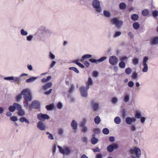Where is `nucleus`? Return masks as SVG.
Segmentation results:
<instances>
[{
  "mask_svg": "<svg viewBox=\"0 0 158 158\" xmlns=\"http://www.w3.org/2000/svg\"><path fill=\"white\" fill-rule=\"evenodd\" d=\"M92 57V55L90 54L85 55L82 56V57L80 59V61L81 62H83L85 59L90 58Z\"/></svg>",
  "mask_w": 158,
  "mask_h": 158,
  "instance_id": "20",
  "label": "nucleus"
},
{
  "mask_svg": "<svg viewBox=\"0 0 158 158\" xmlns=\"http://www.w3.org/2000/svg\"><path fill=\"white\" fill-rule=\"evenodd\" d=\"M69 69L74 71L77 73H79V70L75 67H71L69 68Z\"/></svg>",
  "mask_w": 158,
  "mask_h": 158,
  "instance_id": "49",
  "label": "nucleus"
},
{
  "mask_svg": "<svg viewBox=\"0 0 158 158\" xmlns=\"http://www.w3.org/2000/svg\"><path fill=\"white\" fill-rule=\"evenodd\" d=\"M135 118H132L130 117H127L125 118V122L127 124L131 125L133 121L135 122Z\"/></svg>",
  "mask_w": 158,
  "mask_h": 158,
  "instance_id": "14",
  "label": "nucleus"
},
{
  "mask_svg": "<svg viewBox=\"0 0 158 158\" xmlns=\"http://www.w3.org/2000/svg\"><path fill=\"white\" fill-rule=\"evenodd\" d=\"M38 78V77H30L28 79L26 80V81L27 83H30L33 82L35 81Z\"/></svg>",
  "mask_w": 158,
  "mask_h": 158,
  "instance_id": "19",
  "label": "nucleus"
},
{
  "mask_svg": "<svg viewBox=\"0 0 158 158\" xmlns=\"http://www.w3.org/2000/svg\"><path fill=\"white\" fill-rule=\"evenodd\" d=\"M135 117L137 119H139L142 117L141 113L138 111L135 112Z\"/></svg>",
  "mask_w": 158,
  "mask_h": 158,
  "instance_id": "28",
  "label": "nucleus"
},
{
  "mask_svg": "<svg viewBox=\"0 0 158 158\" xmlns=\"http://www.w3.org/2000/svg\"><path fill=\"white\" fill-rule=\"evenodd\" d=\"M64 132V129L62 128H60L58 129V134L60 135H63Z\"/></svg>",
  "mask_w": 158,
  "mask_h": 158,
  "instance_id": "46",
  "label": "nucleus"
},
{
  "mask_svg": "<svg viewBox=\"0 0 158 158\" xmlns=\"http://www.w3.org/2000/svg\"><path fill=\"white\" fill-rule=\"evenodd\" d=\"M109 61L111 65L115 66L118 63V59L116 56H112L110 57Z\"/></svg>",
  "mask_w": 158,
  "mask_h": 158,
  "instance_id": "7",
  "label": "nucleus"
},
{
  "mask_svg": "<svg viewBox=\"0 0 158 158\" xmlns=\"http://www.w3.org/2000/svg\"><path fill=\"white\" fill-rule=\"evenodd\" d=\"M21 95L23 96V98L29 101H31L32 100V96L31 90L29 89H24L21 92Z\"/></svg>",
  "mask_w": 158,
  "mask_h": 158,
  "instance_id": "2",
  "label": "nucleus"
},
{
  "mask_svg": "<svg viewBox=\"0 0 158 158\" xmlns=\"http://www.w3.org/2000/svg\"><path fill=\"white\" fill-rule=\"evenodd\" d=\"M134 83L132 81H129L128 83V85L130 88H132L134 85Z\"/></svg>",
  "mask_w": 158,
  "mask_h": 158,
  "instance_id": "52",
  "label": "nucleus"
},
{
  "mask_svg": "<svg viewBox=\"0 0 158 158\" xmlns=\"http://www.w3.org/2000/svg\"><path fill=\"white\" fill-rule=\"evenodd\" d=\"M130 130L131 131H136V126L135 125L133 124L131 125L130 127Z\"/></svg>",
  "mask_w": 158,
  "mask_h": 158,
  "instance_id": "43",
  "label": "nucleus"
},
{
  "mask_svg": "<svg viewBox=\"0 0 158 158\" xmlns=\"http://www.w3.org/2000/svg\"><path fill=\"white\" fill-rule=\"evenodd\" d=\"M153 16L154 17H156L158 16V11L157 10H154L152 13Z\"/></svg>",
  "mask_w": 158,
  "mask_h": 158,
  "instance_id": "57",
  "label": "nucleus"
},
{
  "mask_svg": "<svg viewBox=\"0 0 158 158\" xmlns=\"http://www.w3.org/2000/svg\"><path fill=\"white\" fill-rule=\"evenodd\" d=\"M103 14L105 17L109 18L110 16V13L108 11L104 10L103 11Z\"/></svg>",
  "mask_w": 158,
  "mask_h": 158,
  "instance_id": "36",
  "label": "nucleus"
},
{
  "mask_svg": "<svg viewBox=\"0 0 158 158\" xmlns=\"http://www.w3.org/2000/svg\"><path fill=\"white\" fill-rule=\"evenodd\" d=\"M56 62L55 61H53L50 65V68L52 69L56 65Z\"/></svg>",
  "mask_w": 158,
  "mask_h": 158,
  "instance_id": "56",
  "label": "nucleus"
},
{
  "mask_svg": "<svg viewBox=\"0 0 158 158\" xmlns=\"http://www.w3.org/2000/svg\"><path fill=\"white\" fill-rule=\"evenodd\" d=\"M22 95H21V94H19L17 96L16 100L17 101H19L22 98Z\"/></svg>",
  "mask_w": 158,
  "mask_h": 158,
  "instance_id": "60",
  "label": "nucleus"
},
{
  "mask_svg": "<svg viewBox=\"0 0 158 158\" xmlns=\"http://www.w3.org/2000/svg\"><path fill=\"white\" fill-rule=\"evenodd\" d=\"M52 83L51 82H49L45 85H43L42 86V89L44 90H46L51 88L52 85Z\"/></svg>",
  "mask_w": 158,
  "mask_h": 158,
  "instance_id": "15",
  "label": "nucleus"
},
{
  "mask_svg": "<svg viewBox=\"0 0 158 158\" xmlns=\"http://www.w3.org/2000/svg\"><path fill=\"white\" fill-rule=\"evenodd\" d=\"M140 118L141 123L142 124L144 123L145 122L146 118L144 117H141Z\"/></svg>",
  "mask_w": 158,
  "mask_h": 158,
  "instance_id": "63",
  "label": "nucleus"
},
{
  "mask_svg": "<svg viewBox=\"0 0 158 158\" xmlns=\"http://www.w3.org/2000/svg\"><path fill=\"white\" fill-rule=\"evenodd\" d=\"M121 34V32L120 31H116L114 32L113 36L114 38L119 36Z\"/></svg>",
  "mask_w": 158,
  "mask_h": 158,
  "instance_id": "41",
  "label": "nucleus"
},
{
  "mask_svg": "<svg viewBox=\"0 0 158 158\" xmlns=\"http://www.w3.org/2000/svg\"><path fill=\"white\" fill-rule=\"evenodd\" d=\"M95 123L96 124H99L101 121V119L98 116H97L94 119Z\"/></svg>",
  "mask_w": 158,
  "mask_h": 158,
  "instance_id": "34",
  "label": "nucleus"
},
{
  "mask_svg": "<svg viewBox=\"0 0 158 158\" xmlns=\"http://www.w3.org/2000/svg\"><path fill=\"white\" fill-rule=\"evenodd\" d=\"M149 59L148 56H145L143 57V68L142 69V71L143 72L145 73L148 72V66L147 64V62Z\"/></svg>",
  "mask_w": 158,
  "mask_h": 158,
  "instance_id": "4",
  "label": "nucleus"
},
{
  "mask_svg": "<svg viewBox=\"0 0 158 158\" xmlns=\"http://www.w3.org/2000/svg\"><path fill=\"white\" fill-rule=\"evenodd\" d=\"M139 60L137 58H135L133 60L132 63L135 65H137L139 64Z\"/></svg>",
  "mask_w": 158,
  "mask_h": 158,
  "instance_id": "47",
  "label": "nucleus"
},
{
  "mask_svg": "<svg viewBox=\"0 0 158 158\" xmlns=\"http://www.w3.org/2000/svg\"><path fill=\"white\" fill-rule=\"evenodd\" d=\"M87 121V120L85 118H84L82 121L80 123V126L81 127L85 126L86 123Z\"/></svg>",
  "mask_w": 158,
  "mask_h": 158,
  "instance_id": "39",
  "label": "nucleus"
},
{
  "mask_svg": "<svg viewBox=\"0 0 158 158\" xmlns=\"http://www.w3.org/2000/svg\"><path fill=\"white\" fill-rule=\"evenodd\" d=\"M77 123L74 120H73L71 123V125L73 130H75L77 129Z\"/></svg>",
  "mask_w": 158,
  "mask_h": 158,
  "instance_id": "17",
  "label": "nucleus"
},
{
  "mask_svg": "<svg viewBox=\"0 0 158 158\" xmlns=\"http://www.w3.org/2000/svg\"><path fill=\"white\" fill-rule=\"evenodd\" d=\"M129 152L131 155V156L135 154L136 157L138 158L140 157L141 155V152L140 149L137 147H135L131 149L129 151Z\"/></svg>",
  "mask_w": 158,
  "mask_h": 158,
  "instance_id": "3",
  "label": "nucleus"
},
{
  "mask_svg": "<svg viewBox=\"0 0 158 158\" xmlns=\"http://www.w3.org/2000/svg\"><path fill=\"white\" fill-rule=\"evenodd\" d=\"M93 6L97 12L100 13L102 11V9L100 6V3L98 0L93 1Z\"/></svg>",
  "mask_w": 158,
  "mask_h": 158,
  "instance_id": "6",
  "label": "nucleus"
},
{
  "mask_svg": "<svg viewBox=\"0 0 158 158\" xmlns=\"http://www.w3.org/2000/svg\"><path fill=\"white\" fill-rule=\"evenodd\" d=\"M28 101L27 100H25L23 102V105L24 107L26 108H27L28 107Z\"/></svg>",
  "mask_w": 158,
  "mask_h": 158,
  "instance_id": "48",
  "label": "nucleus"
},
{
  "mask_svg": "<svg viewBox=\"0 0 158 158\" xmlns=\"http://www.w3.org/2000/svg\"><path fill=\"white\" fill-rule=\"evenodd\" d=\"M56 144H54L52 147V152L53 154L55 153L56 150Z\"/></svg>",
  "mask_w": 158,
  "mask_h": 158,
  "instance_id": "58",
  "label": "nucleus"
},
{
  "mask_svg": "<svg viewBox=\"0 0 158 158\" xmlns=\"http://www.w3.org/2000/svg\"><path fill=\"white\" fill-rule=\"evenodd\" d=\"M52 78L51 76H48L47 78H44L41 79V81L43 83H46L48 82Z\"/></svg>",
  "mask_w": 158,
  "mask_h": 158,
  "instance_id": "26",
  "label": "nucleus"
},
{
  "mask_svg": "<svg viewBox=\"0 0 158 158\" xmlns=\"http://www.w3.org/2000/svg\"><path fill=\"white\" fill-rule=\"evenodd\" d=\"M57 147L60 152L62 154L69 155L71 154L73 152L72 148L71 146H65L62 148L60 146L58 145Z\"/></svg>",
  "mask_w": 158,
  "mask_h": 158,
  "instance_id": "1",
  "label": "nucleus"
},
{
  "mask_svg": "<svg viewBox=\"0 0 158 158\" xmlns=\"http://www.w3.org/2000/svg\"><path fill=\"white\" fill-rule=\"evenodd\" d=\"M139 18V16L136 14H133L132 15L131 17V19L134 21H137Z\"/></svg>",
  "mask_w": 158,
  "mask_h": 158,
  "instance_id": "30",
  "label": "nucleus"
},
{
  "mask_svg": "<svg viewBox=\"0 0 158 158\" xmlns=\"http://www.w3.org/2000/svg\"><path fill=\"white\" fill-rule=\"evenodd\" d=\"M92 106L93 110L95 111H98L99 108V104L97 102H93L92 104Z\"/></svg>",
  "mask_w": 158,
  "mask_h": 158,
  "instance_id": "16",
  "label": "nucleus"
},
{
  "mask_svg": "<svg viewBox=\"0 0 158 158\" xmlns=\"http://www.w3.org/2000/svg\"><path fill=\"white\" fill-rule=\"evenodd\" d=\"M38 119L40 121H44L45 119H48L49 117L46 114H39L37 115Z\"/></svg>",
  "mask_w": 158,
  "mask_h": 158,
  "instance_id": "8",
  "label": "nucleus"
},
{
  "mask_svg": "<svg viewBox=\"0 0 158 158\" xmlns=\"http://www.w3.org/2000/svg\"><path fill=\"white\" fill-rule=\"evenodd\" d=\"M46 107L47 110H52L54 107V104L53 103H52L49 105L47 106Z\"/></svg>",
  "mask_w": 158,
  "mask_h": 158,
  "instance_id": "44",
  "label": "nucleus"
},
{
  "mask_svg": "<svg viewBox=\"0 0 158 158\" xmlns=\"http://www.w3.org/2000/svg\"><path fill=\"white\" fill-rule=\"evenodd\" d=\"M138 75L137 73L134 72L133 73L131 76V78L134 80H136L138 78Z\"/></svg>",
  "mask_w": 158,
  "mask_h": 158,
  "instance_id": "27",
  "label": "nucleus"
},
{
  "mask_svg": "<svg viewBox=\"0 0 158 158\" xmlns=\"http://www.w3.org/2000/svg\"><path fill=\"white\" fill-rule=\"evenodd\" d=\"M40 103L37 101H34L32 102L31 103V107L34 109H38L40 107Z\"/></svg>",
  "mask_w": 158,
  "mask_h": 158,
  "instance_id": "13",
  "label": "nucleus"
},
{
  "mask_svg": "<svg viewBox=\"0 0 158 158\" xmlns=\"http://www.w3.org/2000/svg\"><path fill=\"white\" fill-rule=\"evenodd\" d=\"M82 128V131L84 133H85L87 132L88 129L87 127L85 126L81 127Z\"/></svg>",
  "mask_w": 158,
  "mask_h": 158,
  "instance_id": "54",
  "label": "nucleus"
},
{
  "mask_svg": "<svg viewBox=\"0 0 158 158\" xmlns=\"http://www.w3.org/2000/svg\"><path fill=\"white\" fill-rule=\"evenodd\" d=\"M20 122L23 123L25 122L27 124L30 123L29 121L25 117H23L20 118L19 119Z\"/></svg>",
  "mask_w": 158,
  "mask_h": 158,
  "instance_id": "24",
  "label": "nucleus"
},
{
  "mask_svg": "<svg viewBox=\"0 0 158 158\" xmlns=\"http://www.w3.org/2000/svg\"><path fill=\"white\" fill-rule=\"evenodd\" d=\"M111 22L117 28H120L123 25V22L119 20L117 18H114L111 20Z\"/></svg>",
  "mask_w": 158,
  "mask_h": 158,
  "instance_id": "5",
  "label": "nucleus"
},
{
  "mask_svg": "<svg viewBox=\"0 0 158 158\" xmlns=\"http://www.w3.org/2000/svg\"><path fill=\"white\" fill-rule=\"evenodd\" d=\"M128 58L126 56H123L120 58V60L121 61H123L128 59Z\"/></svg>",
  "mask_w": 158,
  "mask_h": 158,
  "instance_id": "55",
  "label": "nucleus"
},
{
  "mask_svg": "<svg viewBox=\"0 0 158 158\" xmlns=\"http://www.w3.org/2000/svg\"><path fill=\"white\" fill-rule=\"evenodd\" d=\"M13 77H6L4 78V79L6 80H13Z\"/></svg>",
  "mask_w": 158,
  "mask_h": 158,
  "instance_id": "61",
  "label": "nucleus"
},
{
  "mask_svg": "<svg viewBox=\"0 0 158 158\" xmlns=\"http://www.w3.org/2000/svg\"><path fill=\"white\" fill-rule=\"evenodd\" d=\"M33 38V36L32 35H30L27 36L26 37L27 40L29 42L31 41Z\"/></svg>",
  "mask_w": 158,
  "mask_h": 158,
  "instance_id": "40",
  "label": "nucleus"
},
{
  "mask_svg": "<svg viewBox=\"0 0 158 158\" xmlns=\"http://www.w3.org/2000/svg\"><path fill=\"white\" fill-rule=\"evenodd\" d=\"M45 31L47 35H50L52 33V31L48 29H45Z\"/></svg>",
  "mask_w": 158,
  "mask_h": 158,
  "instance_id": "51",
  "label": "nucleus"
},
{
  "mask_svg": "<svg viewBox=\"0 0 158 158\" xmlns=\"http://www.w3.org/2000/svg\"><path fill=\"white\" fill-rule=\"evenodd\" d=\"M95 134H93L92 136V138L91 139V142L93 144H96L98 141V139L95 138Z\"/></svg>",
  "mask_w": 158,
  "mask_h": 158,
  "instance_id": "18",
  "label": "nucleus"
},
{
  "mask_svg": "<svg viewBox=\"0 0 158 158\" xmlns=\"http://www.w3.org/2000/svg\"><path fill=\"white\" fill-rule=\"evenodd\" d=\"M13 105L14 106L15 109L18 111L22 108V106L19 103H13Z\"/></svg>",
  "mask_w": 158,
  "mask_h": 158,
  "instance_id": "22",
  "label": "nucleus"
},
{
  "mask_svg": "<svg viewBox=\"0 0 158 158\" xmlns=\"http://www.w3.org/2000/svg\"><path fill=\"white\" fill-rule=\"evenodd\" d=\"M21 34L23 36H26L28 35V32L23 29H21L20 31Z\"/></svg>",
  "mask_w": 158,
  "mask_h": 158,
  "instance_id": "37",
  "label": "nucleus"
},
{
  "mask_svg": "<svg viewBox=\"0 0 158 158\" xmlns=\"http://www.w3.org/2000/svg\"><path fill=\"white\" fill-rule=\"evenodd\" d=\"M10 120L12 121L16 122L18 120V119L17 117L15 116H13L10 118Z\"/></svg>",
  "mask_w": 158,
  "mask_h": 158,
  "instance_id": "53",
  "label": "nucleus"
},
{
  "mask_svg": "<svg viewBox=\"0 0 158 158\" xmlns=\"http://www.w3.org/2000/svg\"><path fill=\"white\" fill-rule=\"evenodd\" d=\"M89 89H87L86 87L81 86L80 88V90L82 96L83 97H87L88 95L87 91Z\"/></svg>",
  "mask_w": 158,
  "mask_h": 158,
  "instance_id": "10",
  "label": "nucleus"
},
{
  "mask_svg": "<svg viewBox=\"0 0 158 158\" xmlns=\"http://www.w3.org/2000/svg\"><path fill=\"white\" fill-rule=\"evenodd\" d=\"M150 44L152 45H155L158 44V36L154 37L150 40Z\"/></svg>",
  "mask_w": 158,
  "mask_h": 158,
  "instance_id": "12",
  "label": "nucleus"
},
{
  "mask_svg": "<svg viewBox=\"0 0 158 158\" xmlns=\"http://www.w3.org/2000/svg\"><path fill=\"white\" fill-rule=\"evenodd\" d=\"M74 90V86L73 85H72L71 88H70L69 90V93H72Z\"/></svg>",
  "mask_w": 158,
  "mask_h": 158,
  "instance_id": "64",
  "label": "nucleus"
},
{
  "mask_svg": "<svg viewBox=\"0 0 158 158\" xmlns=\"http://www.w3.org/2000/svg\"><path fill=\"white\" fill-rule=\"evenodd\" d=\"M102 133L106 135L108 134L110 132L109 130L107 128H104L102 130Z\"/></svg>",
  "mask_w": 158,
  "mask_h": 158,
  "instance_id": "42",
  "label": "nucleus"
},
{
  "mask_svg": "<svg viewBox=\"0 0 158 158\" xmlns=\"http://www.w3.org/2000/svg\"><path fill=\"white\" fill-rule=\"evenodd\" d=\"M125 73L127 75L130 74L132 72V70L130 68H126L125 69Z\"/></svg>",
  "mask_w": 158,
  "mask_h": 158,
  "instance_id": "45",
  "label": "nucleus"
},
{
  "mask_svg": "<svg viewBox=\"0 0 158 158\" xmlns=\"http://www.w3.org/2000/svg\"><path fill=\"white\" fill-rule=\"evenodd\" d=\"M118 98L116 97H114L112 98L111 102L113 104H116L118 102Z\"/></svg>",
  "mask_w": 158,
  "mask_h": 158,
  "instance_id": "38",
  "label": "nucleus"
},
{
  "mask_svg": "<svg viewBox=\"0 0 158 158\" xmlns=\"http://www.w3.org/2000/svg\"><path fill=\"white\" fill-rule=\"evenodd\" d=\"M149 14V11L146 9L143 10L142 11V14L143 16H147Z\"/></svg>",
  "mask_w": 158,
  "mask_h": 158,
  "instance_id": "33",
  "label": "nucleus"
},
{
  "mask_svg": "<svg viewBox=\"0 0 158 158\" xmlns=\"http://www.w3.org/2000/svg\"><path fill=\"white\" fill-rule=\"evenodd\" d=\"M107 149L109 152H113L114 150V149L112 144L108 145L107 147Z\"/></svg>",
  "mask_w": 158,
  "mask_h": 158,
  "instance_id": "29",
  "label": "nucleus"
},
{
  "mask_svg": "<svg viewBox=\"0 0 158 158\" xmlns=\"http://www.w3.org/2000/svg\"><path fill=\"white\" fill-rule=\"evenodd\" d=\"M9 110L11 112H13L15 111V109L14 106L13 105V106H10L9 108Z\"/></svg>",
  "mask_w": 158,
  "mask_h": 158,
  "instance_id": "62",
  "label": "nucleus"
},
{
  "mask_svg": "<svg viewBox=\"0 0 158 158\" xmlns=\"http://www.w3.org/2000/svg\"><path fill=\"white\" fill-rule=\"evenodd\" d=\"M119 66L120 68L124 69L125 67V63L124 61H121L119 63Z\"/></svg>",
  "mask_w": 158,
  "mask_h": 158,
  "instance_id": "35",
  "label": "nucleus"
},
{
  "mask_svg": "<svg viewBox=\"0 0 158 158\" xmlns=\"http://www.w3.org/2000/svg\"><path fill=\"white\" fill-rule=\"evenodd\" d=\"M93 82L92 79L89 77L88 78L87 81L85 82L86 87L87 89H89V86L93 85Z\"/></svg>",
  "mask_w": 158,
  "mask_h": 158,
  "instance_id": "11",
  "label": "nucleus"
},
{
  "mask_svg": "<svg viewBox=\"0 0 158 158\" xmlns=\"http://www.w3.org/2000/svg\"><path fill=\"white\" fill-rule=\"evenodd\" d=\"M130 100V94H129L127 93L125 94L124 98V101L127 103Z\"/></svg>",
  "mask_w": 158,
  "mask_h": 158,
  "instance_id": "23",
  "label": "nucleus"
},
{
  "mask_svg": "<svg viewBox=\"0 0 158 158\" xmlns=\"http://www.w3.org/2000/svg\"><path fill=\"white\" fill-rule=\"evenodd\" d=\"M37 127L40 130L42 131H45L46 129L45 124L41 121H39L37 124Z\"/></svg>",
  "mask_w": 158,
  "mask_h": 158,
  "instance_id": "9",
  "label": "nucleus"
},
{
  "mask_svg": "<svg viewBox=\"0 0 158 158\" xmlns=\"http://www.w3.org/2000/svg\"><path fill=\"white\" fill-rule=\"evenodd\" d=\"M121 121V119L119 117H116L114 119V122L117 124H120Z\"/></svg>",
  "mask_w": 158,
  "mask_h": 158,
  "instance_id": "25",
  "label": "nucleus"
},
{
  "mask_svg": "<svg viewBox=\"0 0 158 158\" xmlns=\"http://www.w3.org/2000/svg\"><path fill=\"white\" fill-rule=\"evenodd\" d=\"M126 4L123 2L120 3L119 5V8L122 10H124L126 8Z\"/></svg>",
  "mask_w": 158,
  "mask_h": 158,
  "instance_id": "31",
  "label": "nucleus"
},
{
  "mask_svg": "<svg viewBox=\"0 0 158 158\" xmlns=\"http://www.w3.org/2000/svg\"><path fill=\"white\" fill-rule=\"evenodd\" d=\"M25 114L26 113L25 110L22 108L18 110V112L17 113L18 115L21 116H24L25 115Z\"/></svg>",
  "mask_w": 158,
  "mask_h": 158,
  "instance_id": "21",
  "label": "nucleus"
},
{
  "mask_svg": "<svg viewBox=\"0 0 158 158\" xmlns=\"http://www.w3.org/2000/svg\"><path fill=\"white\" fill-rule=\"evenodd\" d=\"M89 61L92 63L97 64L98 63V60H96L93 58H91L89 60Z\"/></svg>",
  "mask_w": 158,
  "mask_h": 158,
  "instance_id": "59",
  "label": "nucleus"
},
{
  "mask_svg": "<svg viewBox=\"0 0 158 158\" xmlns=\"http://www.w3.org/2000/svg\"><path fill=\"white\" fill-rule=\"evenodd\" d=\"M107 59L106 56H103L98 60V62H100L105 60Z\"/></svg>",
  "mask_w": 158,
  "mask_h": 158,
  "instance_id": "50",
  "label": "nucleus"
},
{
  "mask_svg": "<svg viewBox=\"0 0 158 158\" xmlns=\"http://www.w3.org/2000/svg\"><path fill=\"white\" fill-rule=\"evenodd\" d=\"M133 27L135 30L138 29L139 27V24L138 22H135L133 24Z\"/></svg>",
  "mask_w": 158,
  "mask_h": 158,
  "instance_id": "32",
  "label": "nucleus"
}]
</instances>
